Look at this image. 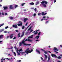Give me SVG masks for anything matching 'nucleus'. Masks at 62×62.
<instances>
[{
  "instance_id": "nucleus-53",
  "label": "nucleus",
  "mask_w": 62,
  "mask_h": 62,
  "mask_svg": "<svg viewBox=\"0 0 62 62\" xmlns=\"http://www.w3.org/2000/svg\"><path fill=\"white\" fill-rule=\"evenodd\" d=\"M20 53H18L17 54L18 55H20Z\"/></svg>"
},
{
  "instance_id": "nucleus-16",
  "label": "nucleus",
  "mask_w": 62,
  "mask_h": 62,
  "mask_svg": "<svg viewBox=\"0 0 62 62\" xmlns=\"http://www.w3.org/2000/svg\"><path fill=\"white\" fill-rule=\"evenodd\" d=\"M24 31L22 33V35L21 36V38H22V37H23V36H24Z\"/></svg>"
},
{
  "instance_id": "nucleus-18",
  "label": "nucleus",
  "mask_w": 62,
  "mask_h": 62,
  "mask_svg": "<svg viewBox=\"0 0 62 62\" xmlns=\"http://www.w3.org/2000/svg\"><path fill=\"white\" fill-rule=\"evenodd\" d=\"M29 48H28L27 49V50H28V52H29V53H31V51H30V50H29Z\"/></svg>"
},
{
  "instance_id": "nucleus-55",
  "label": "nucleus",
  "mask_w": 62,
  "mask_h": 62,
  "mask_svg": "<svg viewBox=\"0 0 62 62\" xmlns=\"http://www.w3.org/2000/svg\"><path fill=\"white\" fill-rule=\"evenodd\" d=\"M21 60H19L18 61H17V62H21Z\"/></svg>"
},
{
  "instance_id": "nucleus-27",
  "label": "nucleus",
  "mask_w": 62,
  "mask_h": 62,
  "mask_svg": "<svg viewBox=\"0 0 62 62\" xmlns=\"http://www.w3.org/2000/svg\"><path fill=\"white\" fill-rule=\"evenodd\" d=\"M41 15L42 16H43V15H44V13L43 12H42L41 13Z\"/></svg>"
},
{
  "instance_id": "nucleus-28",
  "label": "nucleus",
  "mask_w": 62,
  "mask_h": 62,
  "mask_svg": "<svg viewBox=\"0 0 62 62\" xmlns=\"http://www.w3.org/2000/svg\"><path fill=\"white\" fill-rule=\"evenodd\" d=\"M42 5L43 6H44V7L45 8V7H46V5H45V4H42Z\"/></svg>"
},
{
  "instance_id": "nucleus-6",
  "label": "nucleus",
  "mask_w": 62,
  "mask_h": 62,
  "mask_svg": "<svg viewBox=\"0 0 62 62\" xmlns=\"http://www.w3.org/2000/svg\"><path fill=\"white\" fill-rule=\"evenodd\" d=\"M38 31H39V30H37L36 31H34L33 33H35V32H36V33L33 34V35H37V34L38 33V32H37Z\"/></svg>"
},
{
  "instance_id": "nucleus-38",
  "label": "nucleus",
  "mask_w": 62,
  "mask_h": 62,
  "mask_svg": "<svg viewBox=\"0 0 62 62\" xmlns=\"http://www.w3.org/2000/svg\"><path fill=\"white\" fill-rule=\"evenodd\" d=\"M54 52H55V53L56 54H58V52H56L55 51H54Z\"/></svg>"
},
{
  "instance_id": "nucleus-7",
  "label": "nucleus",
  "mask_w": 62,
  "mask_h": 62,
  "mask_svg": "<svg viewBox=\"0 0 62 62\" xmlns=\"http://www.w3.org/2000/svg\"><path fill=\"white\" fill-rule=\"evenodd\" d=\"M18 23H20V24H18L17 25L18 26H22V24L23 23L22 22H21V21H20L19 22H18Z\"/></svg>"
},
{
  "instance_id": "nucleus-49",
  "label": "nucleus",
  "mask_w": 62,
  "mask_h": 62,
  "mask_svg": "<svg viewBox=\"0 0 62 62\" xmlns=\"http://www.w3.org/2000/svg\"><path fill=\"white\" fill-rule=\"evenodd\" d=\"M37 4H39V1H37L36 2Z\"/></svg>"
},
{
  "instance_id": "nucleus-2",
  "label": "nucleus",
  "mask_w": 62,
  "mask_h": 62,
  "mask_svg": "<svg viewBox=\"0 0 62 62\" xmlns=\"http://www.w3.org/2000/svg\"><path fill=\"white\" fill-rule=\"evenodd\" d=\"M25 40V38H24L23 39V40L22 41V43L23 44H24V43H25V41H26H26H27V39H26V40Z\"/></svg>"
},
{
  "instance_id": "nucleus-3",
  "label": "nucleus",
  "mask_w": 62,
  "mask_h": 62,
  "mask_svg": "<svg viewBox=\"0 0 62 62\" xmlns=\"http://www.w3.org/2000/svg\"><path fill=\"white\" fill-rule=\"evenodd\" d=\"M28 50H27V49L26 50V51H25L24 52H22L21 54H22V55H23V54H24V53H26V54H28L29 53V52H28Z\"/></svg>"
},
{
  "instance_id": "nucleus-51",
  "label": "nucleus",
  "mask_w": 62,
  "mask_h": 62,
  "mask_svg": "<svg viewBox=\"0 0 62 62\" xmlns=\"http://www.w3.org/2000/svg\"><path fill=\"white\" fill-rule=\"evenodd\" d=\"M2 15H4V14L3 13H1Z\"/></svg>"
},
{
  "instance_id": "nucleus-40",
  "label": "nucleus",
  "mask_w": 62,
  "mask_h": 62,
  "mask_svg": "<svg viewBox=\"0 0 62 62\" xmlns=\"http://www.w3.org/2000/svg\"><path fill=\"white\" fill-rule=\"evenodd\" d=\"M36 13H34V14H33L34 17H35L36 16Z\"/></svg>"
},
{
  "instance_id": "nucleus-39",
  "label": "nucleus",
  "mask_w": 62,
  "mask_h": 62,
  "mask_svg": "<svg viewBox=\"0 0 62 62\" xmlns=\"http://www.w3.org/2000/svg\"><path fill=\"white\" fill-rule=\"evenodd\" d=\"M44 53H45L46 54H48V53H47V52L46 51H45L44 52Z\"/></svg>"
},
{
  "instance_id": "nucleus-57",
  "label": "nucleus",
  "mask_w": 62,
  "mask_h": 62,
  "mask_svg": "<svg viewBox=\"0 0 62 62\" xmlns=\"http://www.w3.org/2000/svg\"><path fill=\"white\" fill-rule=\"evenodd\" d=\"M36 41L37 42V41H39V40L37 39L36 40Z\"/></svg>"
},
{
  "instance_id": "nucleus-19",
  "label": "nucleus",
  "mask_w": 62,
  "mask_h": 62,
  "mask_svg": "<svg viewBox=\"0 0 62 62\" xmlns=\"http://www.w3.org/2000/svg\"><path fill=\"white\" fill-rule=\"evenodd\" d=\"M9 18L10 20H13V17L12 16H10L9 17Z\"/></svg>"
},
{
  "instance_id": "nucleus-11",
  "label": "nucleus",
  "mask_w": 62,
  "mask_h": 62,
  "mask_svg": "<svg viewBox=\"0 0 62 62\" xmlns=\"http://www.w3.org/2000/svg\"><path fill=\"white\" fill-rule=\"evenodd\" d=\"M36 52H37L39 54H40V51H39V50L37 49H36Z\"/></svg>"
},
{
  "instance_id": "nucleus-34",
  "label": "nucleus",
  "mask_w": 62,
  "mask_h": 62,
  "mask_svg": "<svg viewBox=\"0 0 62 62\" xmlns=\"http://www.w3.org/2000/svg\"><path fill=\"white\" fill-rule=\"evenodd\" d=\"M25 27H24V26H23L22 27V29H24V28Z\"/></svg>"
},
{
  "instance_id": "nucleus-32",
  "label": "nucleus",
  "mask_w": 62,
  "mask_h": 62,
  "mask_svg": "<svg viewBox=\"0 0 62 62\" xmlns=\"http://www.w3.org/2000/svg\"><path fill=\"white\" fill-rule=\"evenodd\" d=\"M4 25V23L1 24V25H0V27H1L3 26V25Z\"/></svg>"
},
{
  "instance_id": "nucleus-12",
  "label": "nucleus",
  "mask_w": 62,
  "mask_h": 62,
  "mask_svg": "<svg viewBox=\"0 0 62 62\" xmlns=\"http://www.w3.org/2000/svg\"><path fill=\"white\" fill-rule=\"evenodd\" d=\"M57 48L55 47H54V49L53 50H54V51H58L59 50L58 49H57Z\"/></svg>"
},
{
  "instance_id": "nucleus-4",
  "label": "nucleus",
  "mask_w": 62,
  "mask_h": 62,
  "mask_svg": "<svg viewBox=\"0 0 62 62\" xmlns=\"http://www.w3.org/2000/svg\"><path fill=\"white\" fill-rule=\"evenodd\" d=\"M51 55L53 57H55V58H57V56L54 54H51Z\"/></svg>"
},
{
  "instance_id": "nucleus-5",
  "label": "nucleus",
  "mask_w": 62,
  "mask_h": 62,
  "mask_svg": "<svg viewBox=\"0 0 62 62\" xmlns=\"http://www.w3.org/2000/svg\"><path fill=\"white\" fill-rule=\"evenodd\" d=\"M31 45V44H27L26 43H25L24 44V46H30V47H31V46H29V45Z\"/></svg>"
},
{
  "instance_id": "nucleus-54",
  "label": "nucleus",
  "mask_w": 62,
  "mask_h": 62,
  "mask_svg": "<svg viewBox=\"0 0 62 62\" xmlns=\"http://www.w3.org/2000/svg\"><path fill=\"white\" fill-rule=\"evenodd\" d=\"M5 15H8V14H7V13H5Z\"/></svg>"
},
{
  "instance_id": "nucleus-45",
  "label": "nucleus",
  "mask_w": 62,
  "mask_h": 62,
  "mask_svg": "<svg viewBox=\"0 0 62 62\" xmlns=\"http://www.w3.org/2000/svg\"><path fill=\"white\" fill-rule=\"evenodd\" d=\"M8 28V26H7L5 28V29H7V28Z\"/></svg>"
},
{
  "instance_id": "nucleus-63",
  "label": "nucleus",
  "mask_w": 62,
  "mask_h": 62,
  "mask_svg": "<svg viewBox=\"0 0 62 62\" xmlns=\"http://www.w3.org/2000/svg\"><path fill=\"white\" fill-rule=\"evenodd\" d=\"M56 1V0H55L54 1V3H55V2Z\"/></svg>"
},
{
  "instance_id": "nucleus-36",
  "label": "nucleus",
  "mask_w": 62,
  "mask_h": 62,
  "mask_svg": "<svg viewBox=\"0 0 62 62\" xmlns=\"http://www.w3.org/2000/svg\"><path fill=\"white\" fill-rule=\"evenodd\" d=\"M45 59H47V55H46V54H45Z\"/></svg>"
},
{
  "instance_id": "nucleus-37",
  "label": "nucleus",
  "mask_w": 62,
  "mask_h": 62,
  "mask_svg": "<svg viewBox=\"0 0 62 62\" xmlns=\"http://www.w3.org/2000/svg\"><path fill=\"white\" fill-rule=\"evenodd\" d=\"M45 1H42L41 2V3L42 4H44Z\"/></svg>"
},
{
  "instance_id": "nucleus-46",
  "label": "nucleus",
  "mask_w": 62,
  "mask_h": 62,
  "mask_svg": "<svg viewBox=\"0 0 62 62\" xmlns=\"http://www.w3.org/2000/svg\"><path fill=\"white\" fill-rule=\"evenodd\" d=\"M34 10L35 11V12L37 11V8H35Z\"/></svg>"
},
{
  "instance_id": "nucleus-43",
  "label": "nucleus",
  "mask_w": 62,
  "mask_h": 62,
  "mask_svg": "<svg viewBox=\"0 0 62 62\" xmlns=\"http://www.w3.org/2000/svg\"><path fill=\"white\" fill-rule=\"evenodd\" d=\"M16 38H17V37H15L13 39H16Z\"/></svg>"
},
{
  "instance_id": "nucleus-10",
  "label": "nucleus",
  "mask_w": 62,
  "mask_h": 62,
  "mask_svg": "<svg viewBox=\"0 0 62 62\" xmlns=\"http://www.w3.org/2000/svg\"><path fill=\"white\" fill-rule=\"evenodd\" d=\"M9 8L10 9H14V8L12 6V5H11L10 6Z\"/></svg>"
},
{
  "instance_id": "nucleus-58",
  "label": "nucleus",
  "mask_w": 62,
  "mask_h": 62,
  "mask_svg": "<svg viewBox=\"0 0 62 62\" xmlns=\"http://www.w3.org/2000/svg\"><path fill=\"white\" fill-rule=\"evenodd\" d=\"M33 31V30H31L30 32H32V31Z\"/></svg>"
},
{
  "instance_id": "nucleus-20",
  "label": "nucleus",
  "mask_w": 62,
  "mask_h": 62,
  "mask_svg": "<svg viewBox=\"0 0 62 62\" xmlns=\"http://www.w3.org/2000/svg\"><path fill=\"white\" fill-rule=\"evenodd\" d=\"M4 36L3 35H0V39L2 38H3V37Z\"/></svg>"
},
{
  "instance_id": "nucleus-23",
  "label": "nucleus",
  "mask_w": 62,
  "mask_h": 62,
  "mask_svg": "<svg viewBox=\"0 0 62 62\" xmlns=\"http://www.w3.org/2000/svg\"><path fill=\"white\" fill-rule=\"evenodd\" d=\"M30 4L31 5H34V3H33V2H31V3H30Z\"/></svg>"
},
{
  "instance_id": "nucleus-9",
  "label": "nucleus",
  "mask_w": 62,
  "mask_h": 62,
  "mask_svg": "<svg viewBox=\"0 0 62 62\" xmlns=\"http://www.w3.org/2000/svg\"><path fill=\"white\" fill-rule=\"evenodd\" d=\"M27 20H28V18H25L24 20V22L25 23Z\"/></svg>"
},
{
  "instance_id": "nucleus-24",
  "label": "nucleus",
  "mask_w": 62,
  "mask_h": 62,
  "mask_svg": "<svg viewBox=\"0 0 62 62\" xmlns=\"http://www.w3.org/2000/svg\"><path fill=\"white\" fill-rule=\"evenodd\" d=\"M58 59H60L61 58V57L60 56H59L57 57Z\"/></svg>"
},
{
  "instance_id": "nucleus-56",
  "label": "nucleus",
  "mask_w": 62,
  "mask_h": 62,
  "mask_svg": "<svg viewBox=\"0 0 62 62\" xmlns=\"http://www.w3.org/2000/svg\"><path fill=\"white\" fill-rule=\"evenodd\" d=\"M46 18V16H44L43 17V19H45Z\"/></svg>"
},
{
  "instance_id": "nucleus-59",
  "label": "nucleus",
  "mask_w": 62,
  "mask_h": 62,
  "mask_svg": "<svg viewBox=\"0 0 62 62\" xmlns=\"http://www.w3.org/2000/svg\"><path fill=\"white\" fill-rule=\"evenodd\" d=\"M28 24V23L27 22L25 24V25H27V24Z\"/></svg>"
},
{
  "instance_id": "nucleus-50",
  "label": "nucleus",
  "mask_w": 62,
  "mask_h": 62,
  "mask_svg": "<svg viewBox=\"0 0 62 62\" xmlns=\"http://www.w3.org/2000/svg\"><path fill=\"white\" fill-rule=\"evenodd\" d=\"M16 32H17V33H18V30H16Z\"/></svg>"
},
{
  "instance_id": "nucleus-48",
  "label": "nucleus",
  "mask_w": 62,
  "mask_h": 62,
  "mask_svg": "<svg viewBox=\"0 0 62 62\" xmlns=\"http://www.w3.org/2000/svg\"><path fill=\"white\" fill-rule=\"evenodd\" d=\"M41 50H42V51H43L44 52L45 51V50L42 49H41Z\"/></svg>"
},
{
  "instance_id": "nucleus-64",
  "label": "nucleus",
  "mask_w": 62,
  "mask_h": 62,
  "mask_svg": "<svg viewBox=\"0 0 62 62\" xmlns=\"http://www.w3.org/2000/svg\"><path fill=\"white\" fill-rule=\"evenodd\" d=\"M31 52H33V50L32 49H31Z\"/></svg>"
},
{
  "instance_id": "nucleus-61",
  "label": "nucleus",
  "mask_w": 62,
  "mask_h": 62,
  "mask_svg": "<svg viewBox=\"0 0 62 62\" xmlns=\"http://www.w3.org/2000/svg\"><path fill=\"white\" fill-rule=\"evenodd\" d=\"M49 22L48 21H47L46 22V23H48Z\"/></svg>"
},
{
  "instance_id": "nucleus-17",
  "label": "nucleus",
  "mask_w": 62,
  "mask_h": 62,
  "mask_svg": "<svg viewBox=\"0 0 62 62\" xmlns=\"http://www.w3.org/2000/svg\"><path fill=\"white\" fill-rule=\"evenodd\" d=\"M4 31V29H2L0 30V33H1V32H2L3 31Z\"/></svg>"
},
{
  "instance_id": "nucleus-21",
  "label": "nucleus",
  "mask_w": 62,
  "mask_h": 62,
  "mask_svg": "<svg viewBox=\"0 0 62 62\" xmlns=\"http://www.w3.org/2000/svg\"><path fill=\"white\" fill-rule=\"evenodd\" d=\"M20 35H21V33H20V32H19L18 35V38H20Z\"/></svg>"
},
{
  "instance_id": "nucleus-25",
  "label": "nucleus",
  "mask_w": 62,
  "mask_h": 62,
  "mask_svg": "<svg viewBox=\"0 0 62 62\" xmlns=\"http://www.w3.org/2000/svg\"><path fill=\"white\" fill-rule=\"evenodd\" d=\"M12 59V58H11L9 59L8 58H7L6 59H7L8 60H11V59Z\"/></svg>"
},
{
  "instance_id": "nucleus-13",
  "label": "nucleus",
  "mask_w": 62,
  "mask_h": 62,
  "mask_svg": "<svg viewBox=\"0 0 62 62\" xmlns=\"http://www.w3.org/2000/svg\"><path fill=\"white\" fill-rule=\"evenodd\" d=\"M3 8L4 10H6V9H7L8 8V7L4 6L3 7Z\"/></svg>"
},
{
  "instance_id": "nucleus-1",
  "label": "nucleus",
  "mask_w": 62,
  "mask_h": 62,
  "mask_svg": "<svg viewBox=\"0 0 62 62\" xmlns=\"http://www.w3.org/2000/svg\"><path fill=\"white\" fill-rule=\"evenodd\" d=\"M33 35H31V36H30L28 38V39H27V41H30V42H32L33 41L29 39H32L33 38Z\"/></svg>"
},
{
  "instance_id": "nucleus-47",
  "label": "nucleus",
  "mask_w": 62,
  "mask_h": 62,
  "mask_svg": "<svg viewBox=\"0 0 62 62\" xmlns=\"http://www.w3.org/2000/svg\"><path fill=\"white\" fill-rule=\"evenodd\" d=\"M7 58H5L4 59H1V60H2V61H4V60H5V59H6Z\"/></svg>"
},
{
  "instance_id": "nucleus-60",
  "label": "nucleus",
  "mask_w": 62,
  "mask_h": 62,
  "mask_svg": "<svg viewBox=\"0 0 62 62\" xmlns=\"http://www.w3.org/2000/svg\"><path fill=\"white\" fill-rule=\"evenodd\" d=\"M14 48H15V49H16V47L15 46Z\"/></svg>"
},
{
  "instance_id": "nucleus-15",
  "label": "nucleus",
  "mask_w": 62,
  "mask_h": 62,
  "mask_svg": "<svg viewBox=\"0 0 62 62\" xmlns=\"http://www.w3.org/2000/svg\"><path fill=\"white\" fill-rule=\"evenodd\" d=\"M13 34H11L10 36V39H12V38H13Z\"/></svg>"
},
{
  "instance_id": "nucleus-26",
  "label": "nucleus",
  "mask_w": 62,
  "mask_h": 62,
  "mask_svg": "<svg viewBox=\"0 0 62 62\" xmlns=\"http://www.w3.org/2000/svg\"><path fill=\"white\" fill-rule=\"evenodd\" d=\"M31 28H32V27H30V28L28 30V31H30V30H31Z\"/></svg>"
},
{
  "instance_id": "nucleus-8",
  "label": "nucleus",
  "mask_w": 62,
  "mask_h": 62,
  "mask_svg": "<svg viewBox=\"0 0 62 62\" xmlns=\"http://www.w3.org/2000/svg\"><path fill=\"white\" fill-rule=\"evenodd\" d=\"M13 27L15 28H18V26H17V25L16 24L13 25Z\"/></svg>"
},
{
  "instance_id": "nucleus-62",
  "label": "nucleus",
  "mask_w": 62,
  "mask_h": 62,
  "mask_svg": "<svg viewBox=\"0 0 62 62\" xmlns=\"http://www.w3.org/2000/svg\"><path fill=\"white\" fill-rule=\"evenodd\" d=\"M4 33H7V31H4Z\"/></svg>"
},
{
  "instance_id": "nucleus-44",
  "label": "nucleus",
  "mask_w": 62,
  "mask_h": 62,
  "mask_svg": "<svg viewBox=\"0 0 62 62\" xmlns=\"http://www.w3.org/2000/svg\"><path fill=\"white\" fill-rule=\"evenodd\" d=\"M14 54H15V56H16V53L14 52Z\"/></svg>"
},
{
  "instance_id": "nucleus-33",
  "label": "nucleus",
  "mask_w": 62,
  "mask_h": 62,
  "mask_svg": "<svg viewBox=\"0 0 62 62\" xmlns=\"http://www.w3.org/2000/svg\"><path fill=\"white\" fill-rule=\"evenodd\" d=\"M22 43L20 42L19 43V45L20 46H22Z\"/></svg>"
},
{
  "instance_id": "nucleus-42",
  "label": "nucleus",
  "mask_w": 62,
  "mask_h": 62,
  "mask_svg": "<svg viewBox=\"0 0 62 62\" xmlns=\"http://www.w3.org/2000/svg\"><path fill=\"white\" fill-rule=\"evenodd\" d=\"M41 33V32H39L38 34V35H39V36Z\"/></svg>"
},
{
  "instance_id": "nucleus-31",
  "label": "nucleus",
  "mask_w": 62,
  "mask_h": 62,
  "mask_svg": "<svg viewBox=\"0 0 62 62\" xmlns=\"http://www.w3.org/2000/svg\"><path fill=\"white\" fill-rule=\"evenodd\" d=\"M17 7H18V5H16L15 6V8H16Z\"/></svg>"
},
{
  "instance_id": "nucleus-41",
  "label": "nucleus",
  "mask_w": 62,
  "mask_h": 62,
  "mask_svg": "<svg viewBox=\"0 0 62 62\" xmlns=\"http://www.w3.org/2000/svg\"><path fill=\"white\" fill-rule=\"evenodd\" d=\"M24 4H25V3H23L22 4V6H24Z\"/></svg>"
},
{
  "instance_id": "nucleus-52",
  "label": "nucleus",
  "mask_w": 62,
  "mask_h": 62,
  "mask_svg": "<svg viewBox=\"0 0 62 62\" xmlns=\"http://www.w3.org/2000/svg\"><path fill=\"white\" fill-rule=\"evenodd\" d=\"M40 14H41V13H38V15L39 16H40Z\"/></svg>"
},
{
  "instance_id": "nucleus-30",
  "label": "nucleus",
  "mask_w": 62,
  "mask_h": 62,
  "mask_svg": "<svg viewBox=\"0 0 62 62\" xmlns=\"http://www.w3.org/2000/svg\"><path fill=\"white\" fill-rule=\"evenodd\" d=\"M21 51H23V49H20L19 50V52H20Z\"/></svg>"
},
{
  "instance_id": "nucleus-14",
  "label": "nucleus",
  "mask_w": 62,
  "mask_h": 62,
  "mask_svg": "<svg viewBox=\"0 0 62 62\" xmlns=\"http://www.w3.org/2000/svg\"><path fill=\"white\" fill-rule=\"evenodd\" d=\"M39 38V35H38L37 36L35 37V38L36 39H38Z\"/></svg>"
},
{
  "instance_id": "nucleus-29",
  "label": "nucleus",
  "mask_w": 62,
  "mask_h": 62,
  "mask_svg": "<svg viewBox=\"0 0 62 62\" xmlns=\"http://www.w3.org/2000/svg\"><path fill=\"white\" fill-rule=\"evenodd\" d=\"M44 3H45L46 5L47 4H48V2L46 1H45Z\"/></svg>"
},
{
  "instance_id": "nucleus-22",
  "label": "nucleus",
  "mask_w": 62,
  "mask_h": 62,
  "mask_svg": "<svg viewBox=\"0 0 62 62\" xmlns=\"http://www.w3.org/2000/svg\"><path fill=\"white\" fill-rule=\"evenodd\" d=\"M50 57H48V60H47V62H49V61H50Z\"/></svg>"
},
{
  "instance_id": "nucleus-35",
  "label": "nucleus",
  "mask_w": 62,
  "mask_h": 62,
  "mask_svg": "<svg viewBox=\"0 0 62 62\" xmlns=\"http://www.w3.org/2000/svg\"><path fill=\"white\" fill-rule=\"evenodd\" d=\"M19 51V50H18V48H16V52L17 53H19V52H18Z\"/></svg>"
}]
</instances>
